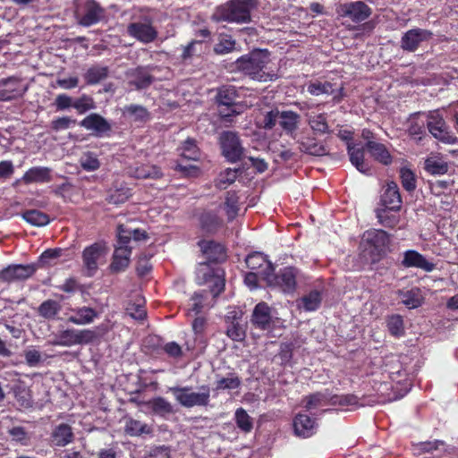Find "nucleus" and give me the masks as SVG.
<instances>
[{
    "label": "nucleus",
    "instance_id": "nucleus-1",
    "mask_svg": "<svg viewBox=\"0 0 458 458\" xmlns=\"http://www.w3.org/2000/svg\"><path fill=\"white\" fill-rule=\"evenodd\" d=\"M270 53L267 49H254L240 56L235 62V69L251 80L266 82L277 78L271 66Z\"/></svg>",
    "mask_w": 458,
    "mask_h": 458
},
{
    "label": "nucleus",
    "instance_id": "nucleus-2",
    "mask_svg": "<svg viewBox=\"0 0 458 458\" xmlns=\"http://www.w3.org/2000/svg\"><path fill=\"white\" fill-rule=\"evenodd\" d=\"M257 0H229L216 6L212 20L243 24L251 21V12L257 7Z\"/></svg>",
    "mask_w": 458,
    "mask_h": 458
},
{
    "label": "nucleus",
    "instance_id": "nucleus-3",
    "mask_svg": "<svg viewBox=\"0 0 458 458\" xmlns=\"http://www.w3.org/2000/svg\"><path fill=\"white\" fill-rule=\"evenodd\" d=\"M106 9L96 0H76L74 18L82 27H91L106 20Z\"/></svg>",
    "mask_w": 458,
    "mask_h": 458
},
{
    "label": "nucleus",
    "instance_id": "nucleus-4",
    "mask_svg": "<svg viewBox=\"0 0 458 458\" xmlns=\"http://www.w3.org/2000/svg\"><path fill=\"white\" fill-rule=\"evenodd\" d=\"M195 280L199 285H208V292L213 298H216L225 290V271L222 268L211 267L208 262L199 264Z\"/></svg>",
    "mask_w": 458,
    "mask_h": 458
},
{
    "label": "nucleus",
    "instance_id": "nucleus-5",
    "mask_svg": "<svg viewBox=\"0 0 458 458\" xmlns=\"http://www.w3.org/2000/svg\"><path fill=\"white\" fill-rule=\"evenodd\" d=\"M199 392H194L191 386H173L169 391L176 402L184 408L195 406L206 407L210 402V388L204 385L199 387Z\"/></svg>",
    "mask_w": 458,
    "mask_h": 458
},
{
    "label": "nucleus",
    "instance_id": "nucleus-6",
    "mask_svg": "<svg viewBox=\"0 0 458 458\" xmlns=\"http://www.w3.org/2000/svg\"><path fill=\"white\" fill-rule=\"evenodd\" d=\"M362 241L371 263L379 262L387 253L391 242L390 234L382 229L367 230Z\"/></svg>",
    "mask_w": 458,
    "mask_h": 458
},
{
    "label": "nucleus",
    "instance_id": "nucleus-7",
    "mask_svg": "<svg viewBox=\"0 0 458 458\" xmlns=\"http://www.w3.org/2000/svg\"><path fill=\"white\" fill-rule=\"evenodd\" d=\"M239 95L235 87L222 86L216 96V103L220 117L225 121H231L233 117L242 113V105L237 102Z\"/></svg>",
    "mask_w": 458,
    "mask_h": 458
},
{
    "label": "nucleus",
    "instance_id": "nucleus-8",
    "mask_svg": "<svg viewBox=\"0 0 458 458\" xmlns=\"http://www.w3.org/2000/svg\"><path fill=\"white\" fill-rule=\"evenodd\" d=\"M297 269L293 267H285L275 273L272 270L267 274L265 282L270 287L278 288L284 293H293L296 290Z\"/></svg>",
    "mask_w": 458,
    "mask_h": 458
},
{
    "label": "nucleus",
    "instance_id": "nucleus-9",
    "mask_svg": "<svg viewBox=\"0 0 458 458\" xmlns=\"http://www.w3.org/2000/svg\"><path fill=\"white\" fill-rule=\"evenodd\" d=\"M336 13L349 18L354 23H361L370 17L372 9L363 1L346 2L336 6Z\"/></svg>",
    "mask_w": 458,
    "mask_h": 458
},
{
    "label": "nucleus",
    "instance_id": "nucleus-10",
    "mask_svg": "<svg viewBox=\"0 0 458 458\" xmlns=\"http://www.w3.org/2000/svg\"><path fill=\"white\" fill-rule=\"evenodd\" d=\"M222 155L230 163L240 161L243 155V148L236 132L223 131L219 137Z\"/></svg>",
    "mask_w": 458,
    "mask_h": 458
},
{
    "label": "nucleus",
    "instance_id": "nucleus-11",
    "mask_svg": "<svg viewBox=\"0 0 458 458\" xmlns=\"http://www.w3.org/2000/svg\"><path fill=\"white\" fill-rule=\"evenodd\" d=\"M106 242L99 241L87 246L82 251V262L87 269V276H93L98 269V262L107 254Z\"/></svg>",
    "mask_w": 458,
    "mask_h": 458
},
{
    "label": "nucleus",
    "instance_id": "nucleus-12",
    "mask_svg": "<svg viewBox=\"0 0 458 458\" xmlns=\"http://www.w3.org/2000/svg\"><path fill=\"white\" fill-rule=\"evenodd\" d=\"M226 335L235 342H242L246 337L247 324L243 321V313L241 310H233L225 317Z\"/></svg>",
    "mask_w": 458,
    "mask_h": 458
},
{
    "label": "nucleus",
    "instance_id": "nucleus-13",
    "mask_svg": "<svg viewBox=\"0 0 458 458\" xmlns=\"http://www.w3.org/2000/svg\"><path fill=\"white\" fill-rule=\"evenodd\" d=\"M37 270L38 265L36 263L9 265L0 270V283L27 280L31 277Z\"/></svg>",
    "mask_w": 458,
    "mask_h": 458
},
{
    "label": "nucleus",
    "instance_id": "nucleus-14",
    "mask_svg": "<svg viewBox=\"0 0 458 458\" xmlns=\"http://www.w3.org/2000/svg\"><path fill=\"white\" fill-rule=\"evenodd\" d=\"M433 38V32L428 30L414 28L407 30L401 38L400 46L403 51L415 52L421 43L428 42Z\"/></svg>",
    "mask_w": 458,
    "mask_h": 458
},
{
    "label": "nucleus",
    "instance_id": "nucleus-15",
    "mask_svg": "<svg viewBox=\"0 0 458 458\" xmlns=\"http://www.w3.org/2000/svg\"><path fill=\"white\" fill-rule=\"evenodd\" d=\"M428 118L427 129L434 138L445 144H455L458 142V138L448 130V126L442 116L430 114Z\"/></svg>",
    "mask_w": 458,
    "mask_h": 458
},
{
    "label": "nucleus",
    "instance_id": "nucleus-16",
    "mask_svg": "<svg viewBox=\"0 0 458 458\" xmlns=\"http://www.w3.org/2000/svg\"><path fill=\"white\" fill-rule=\"evenodd\" d=\"M198 246L209 265L223 263L227 259V250L225 246L214 240H200Z\"/></svg>",
    "mask_w": 458,
    "mask_h": 458
},
{
    "label": "nucleus",
    "instance_id": "nucleus-17",
    "mask_svg": "<svg viewBox=\"0 0 458 458\" xmlns=\"http://www.w3.org/2000/svg\"><path fill=\"white\" fill-rule=\"evenodd\" d=\"M250 323L261 331L271 329L274 324L271 307L265 301L256 304L250 316Z\"/></svg>",
    "mask_w": 458,
    "mask_h": 458
},
{
    "label": "nucleus",
    "instance_id": "nucleus-18",
    "mask_svg": "<svg viewBox=\"0 0 458 458\" xmlns=\"http://www.w3.org/2000/svg\"><path fill=\"white\" fill-rule=\"evenodd\" d=\"M127 33L130 37L136 38L143 44H149L155 41L158 32L151 21L148 22H131L127 26Z\"/></svg>",
    "mask_w": 458,
    "mask_h": 458
},
{
    "label": "nucleus",
    "instance_id": "nucleus-19",
    "mask_svg": "<svg viewBox=\"0 0 458 458\" xmlns=\"http://www.w3.org/2000/svg\"><path fill=\"white\" fill-rule=\"evenodd\" d=\"M80 125L90 131L97 137L109 136L112 131V125L102 115L97 113H92L87 115L80 122Z\"/></svg>",
    "mask_w": 458,
    "mask_h": 458
},
{
    "label": "nucleus",
    "instance_id": "nucleus-20",
    "mask_svg": "<svg viewBox=\"0 0 458 458\" xmlns=\"http://www.w3.org/2000/svg\"><path fill=\"white\" fill-rule=\"evenodd\" d=\"M380 203L383 206L382 208H388L394 211L401 209L403 200L399 187L395 182L391 181L383 187Z\"/></svg>",
    "mask_w": 458,
    "mask_h": 458
},
{
    "label": "nucleus",
    "instance_id": "nucleus-21",
    "mask_svg": "<svg viewBox=\"0 0 458 458\" xmlns=\"http://www.w3.org/2000/svg\"><path fill=\"white\" fill-rule=\"evenodd\" d=\"M334 86L335 84L330 81H315L308 84L307 91L312 96L333 95V102L338 104L342 102L344 97V87L341 86L336 90Z\"/></svg>",
    "mask_w": 458,
    "mask_h": 458
},
{
    "label": "nucleus",
    "instance_id": "nucleus-22",
    "mask_svg": "<svg viewBox=\"0 0 458 458\" xmlns=\"http://www.w3.org/2000/svg\"><path fill=\"white\" fill-rule=\"evenodd\" d=\"M127 76L130 78L129 85L138 90L148 89L155 80L149 66H137L130 70Z\"/></svg>",
    "mask_w": 458,
    "mask_h": 458
},
{
    "label": "nucleus",
    "instance_id": "nucleus-23",
    "mask_svg": "<svg viewBox=\"0 0 458 458\" xmlns=\"http://www.w3.org/2000/svg\"><path fill=\"white\" fill-rule=\"evenodd\" d=\"M127 174L136 179H159L163 176L161 168L149 163L135 162L127 167Z\"/></svg>",
    "mask_w": 458,
    "mask_h": 458
},
{
    "label": "nucleus",
    "instance_id": "nucleus-24",
    "mask_svg": "<svg viewBox=\"0 0 458 458\" xmlns=\"http://www.w3.org/2000/svg\"><path fill=\"white\" fill-rule=\"evenodd\" d=\"M245 263L249 269L252 271L257 270L264 281L266 280L267 274L275 270L274 265L267 259V256L259 251L249 254L245 259Z\"/></svg>",
    "mask_w": 458,
    "mask_h": 458
},
{
    "label": "nucleus",
    "instance_id": "nucleus-25",
    "mask_svg": "<svg viewBox=\"0 0 458 458\" xmlns=\"http://www.w3.org/2000/svg\"><path fill=\"white\" fill-rule=\"evenodd\" d=\"M402 266L404 267L420 268L425 272H432L436 268V264L429 261L417 250H408L403 252Z\"/></svg>",
    "mask_w": 458,
    "mask_h": 458
},
{
    "label": "nucleus",
    "instance_id": "nucleus-26",
    "mask_svg": "<svg viewBox=\"0 0 458 458\" xmlns=\"http://www.w3.org/2000/svg\"><path fill=\"white\" fill-rule=\"evenodd\" d=\"M200 229L206 233L215 234L223 227V219L214 210L203 209L198 215Z\"/></svg>",
    "mask_w": 458,
    "mask_h": 458
},
{
    "label": "nucleus",
    "instance_id": "nucleus-27",
    "mask_svg": "<svg viewBox=\"0 0 458 458\" xmlns=\"http://www.w3.org/2000/svg\"><path fill=\"white\" fill-rule=\"evenodd\" d=\"M421 116L422 113L416 112L411 114L407 121V133L416 143H420L427 136V123Z\"/></svg>",
    "mask_w": 458,
    "mask_h": 458
},
{
    "label": "nucleus",
    "instance_id": "nucleus-28",
    "mask_svg": "<svg viewBox=\"0 0 458 458\" xmlns=\"http://www.w3.org/2000/svg\"><path fill=\"white\" fill-rule=\"evenodd\" d=\"M293 426L296 436L310 437L316 433L318 424L310 415L298 413L293 419Z\"/></svg>",
    "mask_w": 458,
    "mask_h": 458
},
{
    "label": "nucleus",
    "instance_id": "nucleus-29",
    "mask_svg": "<svg viewBox=\"0 0 458 458\" xmlns=\"http://www.w3.org/2000/svg\"><path fill=\"white\" fill-rule=\"evenodd\" d=\"M49 440L52 446H66L74 440L72 427L67 423H60L53 428Z\"/></svg>",
    "mask_w": 458,
    "mask_h": 458
},
{
    "label": "nucleus",
    "instance_id": "nucleus-30",
    "mask_svg": "<svg viewBox=\"0 0 458 458\" xmlns=\"http://www.w3.org/2000/svg\"><path fill=\"white\" fill-rule=\"evenodd\" d=\"M132 250L131 247L115 246L109 269L112 273L124 271L130 265Z\"/></svg>",
    "mask_w": 458,
    "mask_h": 458
},
{
    "label": "nucleus",
    "instance_id": "nucleus-31",
    "mask_svg": "<svg viewBox=\"0 0 458 458\" xmlns=\"http://www.w3.org/2000/svg\"><path fill=\"white\" fill-rule=\"evenodd\" d=\"M4 89H0V99L4 101H10L16 99L24 95L27 88H23L21 81L19 79L8 78L2 81Z\"/></svg>",
    "mask_w": 458,
    "mask_h": 458
},
{
    "label": "nucleus",
    "instance_id": "nucleus-32",
    "mask_svg": "<svg viewBox=\"0 0 458 458\" xmlns=\"http://www.w3.org/2000/svg\"><path fill=\"white\" fill-rule=\"evenodd\" d=\"M52 180L51 169L46 166H33L24 173L21 181L25 184L45 183ZM20 180H17V184Z\"/></svg>",
    "mask_w": 458,
    "mask_h": 458
},
{
    "label": "nucleus",
    "instance_id": "nucleus-33",
    "mask_svg": "<svg viewBox=\"0 0 458 458\" xmlns=\"http://www.w3.org/2000/svg\"><path fill=\"white\" fill-rule=\"evenodd\" d=\"M297 143L300 151L302 153L315 157H322L327 154L324 144L310 135H302L297 140Z\"/></svg>",
    "mask_w": 458,
    "mask_h": 458
},
{
    "label": "nucleus",
    "instance_id": "nucleus-34",
    "mask_svg": "<svg viewBox=\"0 0 458 458\" xmlns=\"http://www.w3.org/2000/svg\"><path fill=\"white\" fill-rule=\"evenodd\" d=\"M69 310L73 312V315L67 318V322L74 325H89L98 317V313L95 309L87 306L71 308Z\"/></svg>",
    "mask_w": 458,
    "mask_h": 458
},
{
    "label": "nucleus",
    "instance_id": "nucleus-35",
    "mask_svg": "<svg viewBox=\"0 0 458 458\" xmlns=\"http://www.w3.org/2000/svg\"><path fill=\"white\" fill-rule=\"evenodd\" d=\"M365 149V146L357 148L354 143H348L347 145V151L352 165H354L360 173L369 174L370 173V166L364 158Z\"/></svg>",
    "mask_w": 458,
    "mask_h": 458
},
{
    "label": "nucleus",
    "instance_id": "nucleus-36",
    "mask_svg": "<svg viewBox=\"0 0 458 458\" xmlns=\"http://www.w3.org/2000/svg\"><path fill=\"white\" fill-rule=\"evenodd\" d=\"M365 148L370 156L378 163L384 165L392 164L393 157L384 144L377 141H369L365 143Z\"/></svg>",
    "mask_w": 458,
    "mask_h": 458
},
{
    "label": "nucleus",
    "instance_id": "nucleus-37",
    "mask_svg": "<svg viewBox=\"0 0 458 458\" xmlns=\"http://www.w3.org/2000/svg\"><path fill=\"white\" fill-rule=\"evenodd\" d=\"M397 295L402 300V303L408 309H417L424 302V296L420 288L412 287L410 290H398Z\"/></svg>",
    "mask_w": 458,
    "mask_h": 458
},
{
    "label": "nucleus",
    "instance_id": "nucleus-38",
    "mask_svg": "<svg viewBox=\"0 0 458 458\" xmlns=\"http://www.w3.org/2000/svg\"><path fill=\"white\" fill-rule=\"evenodd\" d=\"M123 114L135 123H146L151 119L150 112L143 106L131 104L123 107Z\"/></svg>",
    "mask_w": 458,
    "mask_h": 458
},
{
    "label": "nucleus",
    "instance_id": "nucleus-39",
    "mask_svg": "<svg viewBox=\"0 0 458 458\" xmlns=\"http://www.w3.org/2000/svg\"><path fill=\"white\" fill-rule=\"evenodd\" d=\"M301 115L293 111L287 110L279 112L278 124L286 132L293 137L300 123Z\"/></svg>",
    "mask_w": 458,
    "mask_h": 458
},
{
    "label": "nucleus",
    "instance_id": "nucleus-40",
    "mask_svg": "<svg viewBox=\"0 0 458 458\" xmlns=\"http://www.w3.org/2000/svg\"><path fill=\"white\" fill-rule=\"evenodd\" d=\"M131 189L124 182L115 184L106 198L109 204L121 205L125 203L131 196Z\"/></svg>",
    "mask_w": 458,
    "mask_h": 458
},
{
    "label": "nucleus",
    "instance_id": "nucleus-41",
    "mask_svg": "<svg viewBox=\"0 0 458 458\" xmlns=\"http://www.w3.org/2000/svg\"><path fill=\"white\" fill-rule=\"evenodd\" d=\"M11 391L14 396L16 403L23 409L32 407L33 400L30 390L20 381L13 384Z\"/></svg>",
    "mask_w": 458,
    "mask_h": 458
},
{
    "label": "nucleus",
    "instance_id": "nucleus-42",
    "mask_svg": "<svg viewBox=\"0 0 458 458\" xmlns=\"http://www.w3.org/2000/svg\"><path fill=\"white\" fill-rule=\"evenodd\" d=\"M62 310L59 301L52 299L44 301L38 308V314L47 320H55Z\"/></svg>",
    "mask_w": 458,
    "mask_h": 458
},
{
    "label": "nucleus",
    "instance_id": "nucleus-43",
    "mask_svg": "<svg viewBox=\"0 0 458 458\" xmlns=\"http://www.w3.org/2000/svg\"><path fill=\"white\" fill-rule=\"evenodd\" d=\"M109 75V68L102 65L90 66L83 77L88 85H96L102 81L106 80Z\"/></svg>",
    "mask_w": 458,
    "mask_h": 458
},
{
    "label": "nucleus",
    "instance_id": "nucleus-44",
    "mask_svg": "<svg viewBox=\"0 0 458 458\" xmlns=\"http://www.w3.org/2000/svg\"><path fill=\"white\" fill-rule=\"evenodd\" d=\"M126 313L136 320H143L147 317V310L145 308V300L140 296H136L133 300L128 301Z\"/></svg>",
    "mask_w": 458,
    "mask_h": 458
},
{
    "label": "nucleus",
    "instance_id": "nucleus-45",
    "mask_svg": "<svg viewBox=\"0 0 458 458\" xmlns=\"http://www.w3.org/2000/svg\"><path fill=\"white\" fill-rule=\"evenodd\" d=\"M22 218L33 226H46L50 223V217L47 214L38 209H27L21 214Z\"/></svg>",
    "mask_w": 458,
    "mask_h": 458
},
{
    "label": "nucleus",
    "instance_id": "nucleus-46",
    "mask_svg": "<svg viewBox=\"0 0 458 458\" xmlns=\"http://www.w3.org/2000/svg\"><path fill=\"white\" fill-rule=\"evenodd\" d=\"M124 430L125 433L131 437H138L152 432L151 428L148 424L132 418L126 420Z\"/></svg>",
    "mask_w": 458,
    "mask_h": 458
},
{
    "label": "nucleus",
    "instance_id": "nucleus-47",
    "mask_svg": "<svg viewBox=\"0 0 458 458\" xmlns=\"http://www.w3.org/2000/svg\"><path fill=\"white\" fill-rule=\"evenodd\" d=\"M98 330H101V333L97 332L92 329H76V338H77V345H83L94 343L98 340L102 335L106 332V327H98Z\"/></svg>",
    "mask_w": 458,
    "mask_h": 458
},
{
    "label": "nucleus",
    "instance_id": "nucleus-48",
    "mask_svg": "<svg viewBox=\"0 0 458 458\" xmlns=\"http://www.w3.org/2000/svg\"><path fill=\"white\" fill-rule=\"evenodd\" d=\"M391 211L388 208H377L376 216L382 226L394 229L400 222V216L392 214Z\"/></svg>",
    "mask_w": 458,
    "mask_h": 458
},
{
    "label": "nucleus",
    "instance_id": "nucleus-49",
    "mask_svg": "<svg viewBox=\"0 0 458 458\" xmlns=\"http://www.w3.org/2000/svg\"><path fill=\"white\" fill-rule=\"evenodd\" d=\"M242 385L241 377L234 372L228 374L226 377H221L216 381V386L214 390L224 391V390H235L238 389Z\"/></svg>",
    "mask_w": 458,
    "mask_h": 458
},
{
    "label": "nucleus",
    "instance_id": "nucleus-50",
    "mask_svg": "<svg viewBox=\"0 0 458 458\" xmlns=\"http://www.w3.org/2000/svg\"><path fill=\"white\" fill-rule=\"evenodd\" d=\"M302 304V308L305 311H315L317 310L322 301V294L318 290L310 291L308 294L302 296L300 300Z\"/></svg>",
    "mask_w": 458,
    "mask_h": 458
},
{
    "label": "nucleus",
    "instance_id": "nucleus-51",
    "mask_svg": "<svg viewBox=\"0 0 458 458\" xmlns=\"http://www.w3.org/2000/svg\"><path fill=\"white\" fill-rule=\"evenodd\" d=\"M148 407L157 415L164 416L174 412L172 404L164 397H155L148 402Z\"/></svg>",
    "mask_w": 458,
    "mask_h": 458
},
{
    "label": "nucleus",
    "instance_id": "nucleus-52",
    "mask_svg": "<svg viewBox=\"0 0 458 458\" xmlns=\"http://www.w3.org/2000/svg\"><path fill=\"white\" fill-rule=\"evenodd\" d=\"M181 158L197 161L200 157V152L199 148L196 145V141L193 139H187L183 141L182 146L181 147Z\"/></svg>",
    "mask_w": 458,
    "mask_h": 458
},
{
    "label": "nucleus",
    "instance_id": "nucleus-53",
    "mask_svg": "<svg viewBox=\"0 0 458 458\" xmlns=\"http://www.w3.org/2000/svg\"><path fill=\"white\" fill-rule=\"evenodd\" d=\"M240 174V168H226L224 172L220 173L219 177L215 182V186L219 190H225L229 184H232L236 181Z\"/></svg>",
    "mask_w": 458,
    "mask_h": 458
},
{
    "label": "nucleus",
    "instance_id": "nucleus-54",
    "mask_svg": "<svg viewBox=\"0 0 458 458\" xmlns=\"http://www.w3.org/2000/svg\"><path fill=\"white\" fill-rule=\"evenodd\" d=\"M424 169L430 174L442 175L447 173L448 165L441 159L428 157L425 160Z\"/></svg>",
    "mask_w": 458,
    "mask_h": 458
},
{
    "label": "nucleus",
    "instance_id": "nucleus-55",
    "mask_svg": "<svg viewBox=\"0 0 458 458\" xmlns=\"http://www.w3.org/2000/svg\"><path fill=\"white\" fill-rule=\"evenodd\" d=\"M386 327L391 335L401 337L404 335L403 318L399 314H394L387 318Z\"/></svg>",
    "mask_w": 458,
    "mask_h": 458
},
{
    "label": "nucleus",
    "instance_id": "nucleus-56",
    "mask_svg": "<svg viewBox=\"0 0 458 458\" xmlns=\"http://www.w3.org/2000/svg\"><path fill=\"white\" fill-rule=\"evenodd\" d=\"M225 209L229 217L233 219L239 211V196L235 191H228L225 194Z\"/></svg>",
    "mask_w": 458,
    "mask_h": 458
},
{
    "label": "nucleus",
    "instance_id": "nucleus-57",
    "mask_svg": "<svg viewBox=\"0 0 458 458\" xmlns=\"http://www.w3.org/2000/svg\"><path fill=\"white\" fill-rule=\"evenodd\" d=\"M52 344L54 345L67 347L77 345L76 329L68 328L60 331Z\"/></svg>",
    "mask_w": 458,
    "mask_h": 458
},
{
    "label": "nucleus",
    "instance_id": "nucleus-58",
    "mask_svg": "<svg viewBox=\"0 0 458 458\" xmlns=\"http://www.w3.org/2000/svg\"><path fill=\"white\" fill-rule=\"evenodd\" d=\"M80 165L87 172L97 171L100 167V161L96 153L91 151L84 152L80 158Z\"/></svg>",
    "mask_w": 458,
    "mask_h": 458
},
{
    "label": "nucleus",
    "instance_id": "nucleus-59",
    "mask_svg": "<svg viewBox=\"0 0 458 458\" xmlns=\"http://www.w3.org/2000/svg\"><path fill=\"white\" fill-rule=\"evenodd\" d=\"M309 124L316 133L325 134L328 132L329 126L327 120V114L324 113L310 116L309 119Z\"/></svg>",
    "mask_w": 458,
    "mask_h": 458
},
{
    "label": "nucleus",
    "instance_id": "nucleus-60",
    "mask_svg": "<svg viewBox=\"0 0 458 458\" xmlns=\"http://www.w3.org/2000/svg\"><path fill=\"white\" fill-rule=\"evenodd\" d=\"M400 179L402 186L408 192H412L417 187V179L415 174L411 169L407 167H402L400 169Z\"/></svg>",
    "mask_w": 458,
    "mask_h": 458
},
{
    "label": "nucleus",
    "instance_id": "nucleus-61",
    "mask_svg": "<svg viewBox=\"0 0 458 458\" xmlns=\"http://www.w3.org/2000/svg\"><path fill=\"white\" fill-rule=\"evenodd\" d=\"M202 40L193 39L191 40L187 46H185L182 49V53L180 56L181 61L183 64H189L190 61L194 56H199L200 55V49L198 50V47H200L202 45Z\"/></svg>",
    "mask_w": 458,
    "mask_h": 458
},
{
    "label": "nucleus",
    "instance_id": "nucleus-62",
    "mask_svg": "<svg viewBox=\"0 0 458 458\" xmlns=\"http://www.w3.org/2000/svg\"><path fill=\"white\" fill-rule=\"evenodd\" d=\"M330 403L340 406H360L359 397L354 394H335L330 398Z\"/></svg>",
    "mask_w": 458,
    "mask_h": 458
},
{
    "label": "nucleus",
    "instance_id": "nucleus-63",
    "mask_svg": "<svg viewBox=\"0 0 458 458\" xmlns=\"http://www.w3.org/2000/svg\"><path fill=\"white\" fill-rule=\"evenodd\" d=\"M235 421L237 427L243 432H250L253 428L251 418L243 408L236 410Z\"/></svg>",
    "mask_w": 458,
    "mask_h": 458
},
{
    "label": "nucleus",
    "instance_id": "nucleus-64",
    "mask_svg": "<svg viewBox=\"0 0 458 458\" xmlns=\"http://www.w3.org/2000/svg\"><path fill=\"white\" fill-rule=\"evenodd\" d=\"M208 293H210L207 290L194 293L191 298V301H192L191 310L195 314L200 313L207 304L206 301L208 300Z\"/></svg>",
    "mask_w": 458,
    "mask_h": 458
}]
</instances>
